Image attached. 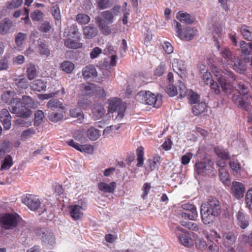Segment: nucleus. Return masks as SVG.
<instances>
[{
	"instance_id": "e433bc0d",
	"label": "nucleus",
	"mask_w": 252,
	"mask_h": 252,
	"mask_svg": "<svg viewBox=\"0 0 252 252\" xmlns=\"http://www.w3.org/2000/svg\"><path fill=\"white\" fill-rule=\"evenodd\" d=\"M47 107L51 109L60 108L63 110L64 108L63 103L60 101L58 99L55 98L49 100L47 103Z\"/></svg>"
},
{
	"instance_id": "09e8293b",
	"label": "nucleus",
	"mask_w": 252,
	"mask_h": 252,
	"mask_svg": "<svg viewBox=\"0 0 252 252\" xmlns=\"http://www.w3.org/2000/svg\"><path fill=\"white\" fill-rule=\"evenodd\" d=\"M76 21L81 24H86L90 21V17L85 14H78L76 15Z\"/></svg>"
},
{
	"instance_id": "c756f323",
	"label": "nucleus",
	"mask_w": 252,
	"mask_h": 252,
	"mask_svg": "<svg viewBox=\"0 0 252 252\" xmlns=\"http://www.w3.org/2000/svg\"><path fill=\"white\" fill-rule=\"evenodd\" d=\"M218 81L221 86L222 91L226 94H230L233 91V86L232 84L233 82L226 81L224 80H218Z\"/></svg>"
},
{
	"instance_id": "58836bf2",
	"label": "nucleus",
	"mask_w": 252,
	"mask_h": 252,
	"mask_svg": "<svg viewBox=\"0 0 252 252\" xmlns=\"http://www.w3.org/2000/svg\"><path fill=\"white\" fill-rule=\"evenodd\" d=\"M216 155L223 159H227L229 158L228 152L220 147H217L215 148Z\"/></svg>"
},
{
	"instance_id": "c9c22d12",
	"label": "nucleus",
	"mask_w": 252,
	"mask_h": 252,
	"mask_svg": "<svg viewBox=\"0 0 252 252\" xmlns=\"http://www.w3.org/2000/svg\"><path fill=\"white\" fill-rule=\"evenodd\" d=\"M240 48L242 55H244L245 57H248L251 55L249 42H246L245 41H241L240 43Z\"/></svg>"
},
{
	"instance_id": "aec40b11",
	"label": "nucleus",
	"mask_w": 252,
	"mask_h": 252,
	"mask_svg": "<svg viewBox=\"0 0 252 252\" xmlns=\"http://www.w3.org/2000/svg\"><path fill=\"white\" fill-rule=\"evenodd\" d=\"M238 224L242 229L246 228L249 224V217L245 215L242 212L239 211L236 215Z\"/></svg>"
},
{
	"instance_id": "bf43d9fd",
	"label": "nucleus",
	"mask_w": 252,
	"mask_h": 252,
	"mask_svg": "<svg viewBox=\"0 0 252 252\" xmlns=\"http://www.w3.org/2000/svg\"><path fill=\"white\" fill-rule=\"evenodd\" d=\"M223 239L227 240L228 243L231 244H233L236 240V238L233 232H227L223 234Z\"/></svg>"
},
{
	"instance_id": "f257e3e1",
	"label": "nucleus",
	"mask_w": 252,
	"mask_h": 252,
	"mask_svg": "<svg viewBox=\"0 0 252 252\" xmlns=\"http://www.w3.org/2000/svg\"><path fill=\"white\" fill-rule=\"evenodd\" d=\"M220 213L221 204L216 198L209 199L201 205V219L205 225L212 224Z\"/></svg>"
},
{
	"instance_id": "864d4df0",
	"label": "nucleus",
	"mask_w": 252,
	"mask_h": 252,
	"mask_svg": "<svg viewBox=\"0 0 252 252\" xmlns=\"http://www.w3.org/2000/svg\"><path fill=\"white\" fill-rule=\"evenodd\" d=\"M23 2V0H11L7 2L6 7L9 9L17 8L21 6Z\"/></svg>"
},
{
	"instance_id": "f03ea898",
	"label": "nucleus",
	"mask_w": 252,
	"mask_h": 252,
	"mask_svg": "<svg viewBox=\"0 0 252 252\" xmlns=\"http://www.w3.org/2000/svg\"><path fill=\"white\" fill-rule=\"evenodd\" d=\"M31 102V97L26 95H23L22 99L13 98L9 108L12 113L16 114L19 117L27 119L32 114Z\"/></svg>"
},
{
	"instance_id": "603ef678",
	"label": "nucleus",
	"mask_w": 252,
	"mask_h": 252,
	"mask_svg": "<svg viewBox=\"0 0 252 252\" xmlns=\"http://www.w3.org/2000/svg\"><path fill=\"white\" fill-rule=\"evenodd\" d=\"M77 104L83 109H87L91 107L92 102L87 99L82 98L78 100Z\"/></svg>"
},
{
	"instance_id": "2f4dec72",
	"label": "nucleus",
	"mask_w": 252,
	"mask_h": 252,
	"mask_svg": "<svg viewBox=\"0 0 252 252\" xmlns=\"http://www.w3.org/2000/svg\"><path fill=\"white\" fill-rule=\"evenodd\" d=\"M240 32L244 38L249 41H252V28L243 25L240 29Z\"/></svg>"
},
{
	"instance_id": "13d9d810",
	"label": "nucleus",
	"mask_w": 252,
	"mask_h": 252,
	"mask_svg": "<svg viewBox=\"0 0 252 252\" xmlns=\"http://www.w3.org/2000/svg\"><path fill=\"white\" fill-rule=\"evenodd\" d=\"M178 94L181 98L185 97L187 93V89L185 84L181 81H179L178 85Z\"/></svg>"
},
{
	"instance_id": "a878e982",
	"label": "nucleus",
	"mask_w": 252,
	"mask_h": 252,
	"mask_svg": "<svg viewBox=\"0 0 252 252\" xmlns=\"http://www.w3.org/2000/svg\"><path fill=\"white\" fill-rule=\"evenodd\" d=\"M176 18L180 22L189 25L193 23L194 20V19L189 14L181 11L177 13Z\"/></svg>"
},
{
	"instance_id": "c03bdc74",
	"label": "nucleus",
	"mask_w": 252,
	"mask_h": 252,
	"mask_svg": "<svg viewBox=\"0 0 252 252\" xmlns=\"http://www.w3.org/2000/svg\"><path fill=\"white\" fill-rule=\"evenodd\" d=\"M44 118V114L42 111L38 110L34 113V125L35 126H39L43 122Z\"/></svg>"
},
{
	"instance_id": "c85d7f7f",
	"label": "nucleus",
	"mask_w": 252,
	"mask_h": 252,
	"mask_svg": "<svg viewBox=\"0 0 252 252\" xmlns=\"http://www.w3.org/2000/svg\"><path fill=\"white\" fill-rule=\"evenodd\" d=\"M98 187L100 190L104 192H113L116 188V183L112 182L109 184L104 182H100L98 184Z\"/></svg>"
},
{
	"instance_id": "a19ab883",
	"label": "nucleus",
	"mask_w": 252,
	"mask_h": 252,
	"mask_svg": "<svg viewBox=\"0 0 252 252\" xmlns=\"http://www.w3.org/2000/svg\"><path fill=\"white\" fill-rule=\"evenodd\" d=\"M29 10L28 8H25L24 10H17L15 11L13 13V17L15 18H17L20 17V15H23L25 16V17L24 18V20H25V23H27L28 22L30 21L29 17Z\"/></svg>"
},
{
	"instance_id": "4be33fe9",
	"label": "nucleus",
	"mask_w": 252,
	"mask_h": 252,
	"mask_svg": "<svg viewBox=\"0 0 252 252\" xmlns=\"http://www.w3.org/2000/svg\"><path fill=\"white\" fill-rule=\"evenodd\" d=\"M96 23L102 33L105 35L111 33V29L100 16H97L95 18Z\"/></svg>"
},
{
	"instance_id": "f704fd0d",
	"label": "nucleus",
	"mask_w": 252,
	"mask_h": 252,
	"mask_svg": "<svg viewBox=\"0 0 252 252\" xmlns=\"http://www.w3.org/2000/svg\"><path fill=\"white\" fill-rule=\"evenodd\" d=\"M87 134L92 141L97 140L100 136V131L94 127H91L88 129Z\"/></svg>"
},
{
	"instance_id": "e2e57ef3",
	"label": "nucleus",
	"mask_w": 252,
	"mask_h": 252,
	"mask_svg": "<svg viewBox=\"0 0 252 252\" xmlns=\"http://www.w3.org/2000/svg\"><path fill=\"white\" fill-rule=\"evenodd\" d=\"M160 159L159 157H154L152 159H149V166L151 170L152 171L157 168L159 164Z\"/></svg>"
},
{
	"instance_id": "37998d69",
	"label": "nucleus",
	"mask_w": 252,
	"mask_h": 252,
	"mask_svg": "<svg viewBox=\"0 0 252 252\" xmlns=\"http://www.w3.org/2000/svg\"><path fill=\"white\" fill-rule=\"evenodd\" d=\"M181 224L182 226L186 227L189 230H191L194 231H197L199 230V227L197 223L195 222L189 221L182 220L181 221Z\"/></svg>"
},
{
	"instance_id": "9d476101",
	"label": "nucleus",
	"mask_w": 252,
	"mask_h": 252,
	"mask_svg": "<svg viewBox=\"0 0 252 252\" xmlns=\"http://www.w3.org/2000/svg\"><path fill=\"white\" fill-rule=\"evenodd\" d=\"M87 208L86 203L81 202V205H71L69 206V213L74 220H79L83 215V211Z\"/></svg>"
},
{
	"instance_id": "4468645a",
	"label": "nucleus",
	"mask_w": 252,
	"mask_h": 252,
	"mask_svg": "<svg viewBox=\"0 0 252 252\" xmlns=\"http://www.w3.org/2000/svg\"><path fill=\"white\" fill-rule=\"evenodd\" d=\"M217 164L220 167L219 170V176L220 180L225 184L230 183L229 175L225 168L224 167L225 163L221 161H218Z\"/></svg>"
},
{
	"instance_id": "423d86ee",
	"label": "nucleus",
	"mask_w": 252,
	"mask_h": 252,
	"mask_svg": "<svg viewBox=\"0 0 252 252\" xmlns=\"http://www.w3.org/2000/svg\"><path fill=\"white\" fill-rule=\"evenodd\" d=\"M136 99L141 103L154 105L158 108L161 104V102L157 99V96L154 94L148 91H141L136 96Z\"/></svg>"
},
{
	"instance_id": "de8ad7c7",
	"label": "nucleus",
	"mask_w": 252,
	"mask_h": 252,
	"mask_svg": "<svg viewBox=\"0 0 252 252\" xmlns=\"http://www.w3.org/2000/svg\"><path fill=\"white\" fill-rule=\"evenodd\" d=\"M113 2L111 0H99L97 6L99 9H105L111 7Z\"/></svg>"
},
{
	"instance_id": "393cba45",
	"label": "nucleus",
	"mask_w": 252,
	"mask_h": 252,
	"mask_svg": "<svg viewBox=\"0 0 252 252\" xmlns=\"http://www.w3.org/2000/svg\"><path fill=\"white\" fill-rule=\"evenodd\" d=\"M174 71L178 74L181 75L186 71V66L184 62L178 59H174L172 63Z\"/></svg>"
},
{
	"instance_id": "7ed1b4c3",
	"label": "nucleus",
	"mask_w": 252,
	"mask_h": 252,
	"mask_svg": "<svg viewBox=\"0 0 252 252\" xmlns=\"http://www.w3.org/2000/svg\"><path fill=\"white\" fill-rule=\"evenodd\" d=\"M235 89L239 94L233 95V102L239 108L248 111L250 106V103L248 101L249 98L248 95L250 92L249 86L242 82H239L236 86Z\"/></svg>"
},
{
	"instance_id": "69168bd1",
	"label": "nucleus",
	"mask_w": 252,
	"mask_h": 252,
	"mask_svg": "<svg viewBox=\"0 0 252 252\" xmlns=\"http://www.w3.org/2000/svg\"><path fill=\"white\" fill-rule=\"evenodd\" d=\"M96 85L94 84H90L88 86H86L84 90L87 95L92 96L94 94Z\"/></svg>"
},
{
	"instance_id": "1a4fd4ad",
	"label": "nucleus",
	"mask_w": 252,
	"mask_h": 252,
	"mask_svg": "<svg viewBox=\"0 0 252 252\" xmlns=\"http://www.w3.org/2000/svg\"><path fill=\"white\" fill-rule=\"evenodd\" d=\"M41 203L39 198L37 196H32V211H36L38 215L46 212H49V215H51L52 212V206L51 203H48L47 205H49L50 209H48L44 205L41 206Z\"/></svg>"
},
{
	"instance_id": "a211bd4d",
	"label": "nucleus",
	"mask_w": 252,
	"mask_h": 252,
	"mask_svg": "<svg viewBox=\"0 0 252 252\" xmlns=\"http://www.w3.org/2000/svg\"><path fill=\"white\" fill-rule=\"evenodd\" d=\"M215 75L218 77L217 80H224L226 81L234 82L236 79V76L233 72L225 69L221 71L220 75L217 74H216Z\"/></svg>"
},
{
	"instance_id": "473e14b6",
	"label": "nucleus",
	"mask_w": 252,
	"mask_h": 252,
	"mask_svg": "<svg viewBox=\"0 0 252 252\" xmlns=\"http://www.w3.org/2000/svg\"><path fill=\"white\" fill-rule=\"evenodd\" d=\"M101 18L104 21L105 23L112 24L114 21V15L110 10H105L101 13Z\"/></svg>"
},
{
	"instance_id": "f3484780",
	"label": "nucleus",
	"mask_w": 252,
	"mask_h": 252,
	"mask_svg": "<svg viewBox=\"0 0 252 252\" xmlns=\"http://www.w3.org/2000/svg\"><path fill=\"white\" fill-rule=\"evenodd\" d=\"M83 33L87 39H92L96 36L98 33V30L93 24H89L83 28Z\"/></svg>"
},
{
	"instance_id": "052dcab7",
	"label": "nucleus",
	"mask_w": 252,
	"mask_h": 252,
	"mask_svg": "<svg viewBox=\"0 0 252 252\" xmlns=\"http://www.w3.org/2000/svg\"><path fill=\"white\" fill-rule=\"evenodd\" d=\"M245 202L247 207L252 210V189L248 190L245 197Z\"/></svg>"
},
{
	"instance_id": "412c9836",
	"label": "nucleus",
	"mask_w": 252,
	"mask_h": 252,
	"mask_svg": "<svg viewBox=\"0 0 252 252\" xmlns=\"http://www.w3.org/2000/svg\"><path fill=\"white\" fill-rule=\"evenodd\" d=\"M37 44L40 54L45 58H47L50 55V51L46 41L44 40L39 39L37 41Z\"/></svg>"
},
{
	"instance_id": "774afa93",
	"label": "nucleus",
	"mask_w": 252,
	"mask_h": 252,
	"mask_svg": "<svg viewBox=\"0 0 252 252\" xmlns=\"http://www.w3.org/2000/svg\"><path fill=\"white\" fill-rule=\"evenodd\" d=\"M151 186L149 183H146L144 184L142 188V190H143V193L141 195V197L143 199H145L146 198L147 196L151 189Z\"/></svg>"
},
{
	"instance_id": "49530a36",
	"label": "nucleus",
	"mask_w": 252,
	"mask_h": 252,
	"mask_svg": "<svg viewBox=\"0 0 252 252\" xmlns=\"http://www.w3.org/2000/svg\"><path fill=\"white\" fill-rule=\"evenodd\" d=\"M14 93L11 91H7L3 93L1 95V99L5 103L9 104L10 105V102L13 98Z\"/></svg>"
},
{
	"instance_id": "5701e85b",
	"label": "nucleus",
	"mask_w": 252,
	"mask_h": 252,
	"mask_svg": "<svg viewBox=\"0 0 252 252\" xmlns=\"http://www.w3.org/2000/svg\"><path fill=\"white\" fill-rule=\"evenodd\" d=\"M219 49L220 51V54L223 59L224 60V64L227 65L229 64V61L232 62V60L234 59L232 53L230 49L227 47H223L220 49V46H218Z\"/></svg>"
},
{
	"instance_id": "9b49d317",
	"label": "nucleus",
	"mask_w": 252,
	"mask_h": 252,
	"mask_svg": "<svg viewBox=\"0 0 252 252\" xmlns=\"http://www.w3.org/2000/svg\"><path fill=\"white\" fill-rule=\"evenodd\" d=\"M82 76L85 80L94 81L97 77V72L94 65H89L82 69Z\"/></svg>"
},
{
	"instance_id": "7c9ffc66",
	"label": "nucleus",
	"mask_w": 252,
	"mask_h": 252,
	"mask_svg": "<svg viewBox=\"0 0 252 252\" xmlns=\"http://www.w3.org/2000/svg\"><path fill=\"white\" fill-rule=\"evenodd\" d=\"M195 34V31L190 27H187L183 32H182L179 37L182 39L189 41L193 38Z\"/></svg>"
},
{
	"instance_id": "bb28decb",
	"label": "nucleus",
	"mask_w": 252,
	"mask_h": 252,
	"mask_svg": "<svg viewBox=\"0 0 252 252\" xmlns=\"http://www.w3.org/2000/svg\"><path fill=\"white\" fill-rule=\"evenodd\" d=\"M177 228L178 230L183 232V234H179L178 236L180 242L185 246H191L192 245V239L186 234L185 230L180 226Z\"/></svg>"
},
{
	"instance_id": "6ab92c4d",
	"label": "nucleus",
	"mask_w": 252,
	"mask_h": 252,
	"mask_svg": "<svg viewBox=\"0 0 252 252\" xmlns=\"http://www.w3.org/2000/svg\"><path fill=\"white\" fill-rule=\"evenodd\" d=\"M105 113L103 105L100 104H95L92 109L93 117L94 120L100 119Z\"/></svg>"
},
{
	"instance_id": "338daca9",
	"label": "nucleus",
	"mask_w": 252,
	"mask_h": 252,
	"mask_svg": "<svg viewBox=\"0 0 252 252\" xmlns=\"http://www.w3.org/2000/svg\"><path fill=\"white\" fill-rule=\"evenodd\" d=\"M9 146V142L3 141L0 143V159L2 158L6 152V150Z\"/></svg>"
},
{
	"instance_id": "680f3d73",
	"label": "nucleus",
	"mask_w": 252,
	"mask_h": 252,
	"mask_svg": "<svg viewBox=\"0 0 252 252\" xmlns=\"http://www.w3.org/2000/svg\"><path fill=\"white\" fill-rule=\"evenodd\" d=\"M200 96L196 93L193 92L192 91H189V101L191 104H195L199 101Z\"/></svg>"
},
{
	"instance_id": "cd10ccee",
	"label": "nucleus",
	"mask_w": 252,
	"mask_h": 252,
	"mask_svg": "<svg viewBox=\"0 0 252 252\" xmlns=\"http://www.w3.org/2000/svg\"><path fill=\"white\" fill-rule=\"evenodd\" d=\"M13 161L12 157L9 155H7L1 161V166L0 170H9L13 165Z\"/></svg>"
},
{
	"instance_id": "39448f33",
	"label": "nucleus",
	"mask_w": 252,
	"mask_h": 252,
	"mask_svg": "<svg viewBox=\"0 0 252 252\" xmlns=\"http://www.w3.org/2000/svg\"><path fill=\"white\" fill-rule=\"evenodd\" d=\"M109 101V113L113 114L112 117H115V119L121 120L125 116L126 105L120 98H112Z\"/></svg>"
},
{
	"instance_id": "20e7f679",
	"label": "nucleus",
	"mask_w": 252,
	"mask_h": 252,
	"mask_svg": "<svg viewBox=\"0 0 252 252\" xmlns=\"http://www.w3.org/2000/svg\"><path fill=\"white\" fill-rule=\"evenodd\" d=\"M21 220L17 213H6L0 216V226L4 230H11L16 227Z\"/></svg>"
},
{
	"instance_id": "5fc2aeb1",
	"label": "nucleus",
	"mask_w": 252,
	"mask_h": 252,
	"mask_svg": "<svg viewBox=\"0 0 252 252\" xmlns=\"http://www.w3.org/2000/svg\"><path fill=\"white\" fill-rule=\"evenodd\" d=\"M15 83L19 88L22 89H26L28 86V82L27 79L24 77H22V76L19 78L16 79Z\"/></svg>"
},
{
	"instance_id": "4d7b16f0",
	"label": "nucleus",
	"mask_w": 252,
	"mask_h": 252,
	"mask_svg": "<svg viewBox=\"0 0 252 252\" xmlns=\"http://www.w3.org/2000/svg\"><path fill=\"white\" fill-rule=\"evenodd\" d=\"M70 115L71 117L78 118L79 120L82 119L84 117V114L82 111L78 108H74L70 110Z\"/></svg>"
},
{
	"instance_id": "ea45409f",
	"label": "nucleus",
	"mask_w": 252,
	"mask_h": 252,
	"mask_svg": "<svg viewBox=\"0 0 252 252\" xmlns=\"http://www.w3.org/2000/svg\"><path fill=\"white\" fill-rule=\"evenodd\" d=\"M137 163L136 166L141 167L143 164L144 162V149L142 147H139L137 149Z\"/></svg>"
},
{
	"instance_id": "a18cd8bd",
	"label": "nucleus",
	"mask_w": 252,
	"mask_h": 252,
	"mask_svg": "<svg viewBox=\"0 0 252 252\" xmlns=\"http://www.w3.org/2000/svg\"><path fill=\"white\" fill-rule=\"evenodd\" d=\"M61 67L63 71L69 73L74 69V65L69 61H65L62 63Z\"/></svg>"
},
{
	"instance_id": "79ce46f5",
	"label": "nucleus",
	"mask_w": 252,
	"mask_h": 252,
	"mask_svg": "<svg viewBox=\"0 0 252 252\" xmlns=\"http://www.w3.org/2000/svg\"><path fill=\"white\" fill-rule=\"evenodd\" d=\"M27 36L26 33L19 32L15 36V44L18 47H21L23 42L27 39Z\"/></svg>"
},
{
	"instance_id": "4c0bfd02",
	"label": "nucleus",
	"mask_w": 252,
	"mask_h": 252,
	"mask_svg": "<svg viewBox=\"0 0 252 252\" xmlns=\"http://www.w3.org/2000/svg\"><path fill=\"white\" fill-rule=\"evenodd\" d=\"M206 107V104L204 102L197 103L193 105L192 110L194 115H198L203 113Z\"/></svg>"
},
{
	"instance_id": "0e129e2a",
	"label": "nucleus",
	"mask_w": 252,
	"mask_h": 252,
	"mask_svg": "<svg viewBox=\"0 0 252 252\" xmlns=\"http://www.w3.org/2000/svg\"><path fill=\"white\" fill-rule=\"evenodd\" d=\"M166 92L170 96H174L178 94V90L172 84H169L166 88Z\"/></svg>"
},
{
	"instance_id": "3c124183",
	"label": "nucleus",
	"mask_w": 252,
	"mask_h": 252,
	"mask_svg": "<svg viewBox=\"0 0 252 252\" xmlns=\"http://www.w3.org/2000/svg\"><path fill=\"white\" fill-rule=\"evenodd\" d=\"M51 28L52 27L50 23L48 21H44L43 22L39 24L38 26V29L40 31L45 33L49 32Z\"/></svg>"
},
{
	"instance_id": "0eeeda50",
	"label": "nucleus",
	"mask_w": 252,
	"mask_h": 252,
	"mask_svg": "<svg viewBox=\"0 0 252 252\" xmlns=\"http://www.w3.org/2000/svg\"><path fill=\"white\" fill-rule=\"evenodd\" d=\"M35 235L42 240L44 245L52 249L55 245L56 239L53 234L47 228H37L34 230Z\"/></svg>"
},
{
	"instance_id": "72a5a7b5",
	"label": "nucleus",
	"mask_w": 252,
	"mask_h": 252,
	"mask_svg": "<svg viewBox=\"0 0 252 252\" xmlns=\"http://www.w3.org/2000/svg\"><path fill=\"white\" fill-rule=\"evenodd\" d=\"M46 86L43 81L41 79L34 80L32 82V90L37 92L45 91Z\"/></svg>"
},
{
	"instance_id": "dca6fc26",
	"label": "nucleus",
	"mask_w": 252,
	"mask_h": 252,
	"mask_svg": "<svg viewBox=\"0 0 252 252\" xmlns=\"http://www.w3.org/2000/svg\"><path fill=\"white\" fill-rule=\"evenodd\" d=\"M13 23L11 19L5 18L0 21V34L5 35L9 33Z\"/></svg>"
},
{
	"instance_id": "f8f14e48",
	"label": "nucleus",
	"mask_w": 252,
	"mask_h": 252,
	"mask_svg": "<svg viewBox=\"0 0 252 252\" xmlns=\"http://www.w3.org/2000/svg\"><path fill=\"white\" fill-rule=\"evenodd\" d=\"M63 37L66 38H74L78 40H81V33L79 32L77 26L72 25L65 29L63 32Z\"/></svg>"
},
{
	"instance_id": "b1692460",
	"label": "nucleus",
	"mask_w": 252,
	"mask_h": 252,
	"mask_svg": "<svg viewBox=\"0 0 252 252\" xmlns=\"http://www.w3.org/2000/svg\"><path fill=\"white\" fill-rule=\"evenodd\" d=\"M74 38H66L64 40V46L70 49H78L81 48L83 44L80 42V40H78L77 39Z\"/></svg>"
},
{
	"instance_id": "ddd939ff",
	"label": "nucleus",
	"mask_w": 252,
	"mask_h": 252,
	"mask_svg": "<svg viewBox=\"0 0 252 252\" xmlns=\"http://www.w3.org/2000/svg\"><path fill=\"white\" fill-rule=\"evenodd\" d=\"M247 63L244 62V60H241L239 58L236 57H234V59L232 60L231 64L233 68L237 72L240 74H243L246 70L247 65Z\"/></svg>"
},
{
	"instance_id": "8fccbe9b",
	"label": "nucleus",
	"mask_w": 252,
	"mask_h": 252,
	"mask_svg": "<svg viewBox=\"0 0 252 252\" xmlns=\"http://www.w3.org/2000/svg\"><path fill=\"white\" fill-rule=\"evenodd\" d=\"M50 121L54 122H58L62 120L63 118V113L52 112L48 116Z\"/></svg>"
},
{
	"instance_id": "2eb2a0df",
	"label": "nucleus",
	"mask_w": 252,
	"mask_h": 252,
	"mask_svg": "<svg viewBox=\"0 0 252 252\" xmlns=\"http://www.w3.org/2000/svg\"><path fill=\"white\" fill-rule=\"evenodd\" d=\"M232 190L235 196L238 199H240L244 196L245 188L242 183L234 181L232 183Z\"/></svg>"
},
{
	"instance_id": "6e6552de",
	"label": "nucleus",
	"mask_w": 252,
	"mask_h": 252,
	"mask_svg": "<svg viewBox=\"0 0 252 252\" xmlns=\"http://www.w3.org/2000/svg\"><path fill=\"white\" fill-rule=\"evenodd\" d=\"M214 162L210 158H205L204 161L197 162L195 164V170L198 174L208 175L213 171Z\"/></svg>"
},
{
	"instance_id": "6e6d98bb",
	"label": "nucleus",
	"mask_w": 252,
	"mask_h": 252,
	"mask_svg": "<svg viewBox=\"0 0 252 252\" xmlns=\"http://www.w3.org/2000/svg\"><path fill=\"white\" fill-rule=\"evenodd\" d=\"M229 164L232 170L235 173H237L240 170V164L238 160L234 159H231L229 162Z\"/></svg>"
}]
</instances>
